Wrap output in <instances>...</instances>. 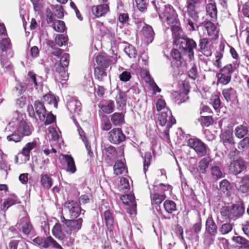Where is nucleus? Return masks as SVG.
<instances>
[{"label":"nucleus","mask_w":249,"mask_h":249,"mask_svg":"<svg viewBox=\"0 0 249 249\" xmlns=\"http://www.w3.org/2000/svg\"><path fill=\"white\" fill-rule=\"evenodd\" d=\"M15 117H17L18 134H14V138L18 140V142L21 141L24 137L30 136L34 130L31 123L27 122L24 119L23 114L18 111L14 113Z\"/></svg>","instance_id":"f257e3e1"},{"label":"nucleus","mask_w":249,"mask_h":249,"mask_svg":"<svg viewBox=\"0 0 249 249\" xmlns=\"http://www.w3.org/2000/svg\"><path fill=\"white\" fill-rule=\"evenodd\" d=\"M47 46L49 47V51L53 55L60 58V63L57 65H56V70L54 73L56 79L58 77H60L59 78L60 79L62 76V63L61 62V56L62 54V51L61 49H59L55 42L52 40L48 39L46 41Z\"/></svg>","instance_id":"f03ea898"},{"label":"nucleus","mask_w":249,"mask_h":249,"mask_svg":"<svg viewBox=\"0 0 249 249\" xmlns=\"http://www.w3.org/2000/svg\"><path fill=\"white\" fill-rule=\"evenodd\" d=\"M175 44L188 53L190 59L194 57V49L196 48V43L193 39L187 37L178 38L175 40Z\"/></svg>","instance_id":"7ed1b4c3"},{"label":"nucleus","mask_w":249,"mask_h":249,"mask_svg":"<svg viewBox=\"0 0 249 249\" xmlns=\"http://www.w3.org/2000/svg\"><path fill=\"white\" fill-rule=\"evenodd\" d=\"M160 19L168 25L173 24L177 22L178 15L174 8L171 5H165L164 9L159 14Z\"/></svg>","instance_id":"20e7f679"},{"label":"nucleus","mask_w":249,"mask_h":249,"mask_svg":"<svg viewBox=\"0 0 249 249\" xmlns=\"http://www.w3.org/2000/svg\"><path fill=\"white\" fill-rule=\"evenodd\" d=\"M34 107L31 106L28 107L29 116L35 118H36V114L40 120H44L45 119L44 115L47 112L44 104L39 101H36L34 103Z\"/></svg>","instance_id":"39448f33"},{"label":"nucleus","mask_w":249,"mask_h":249,"mask_svg":"<svg viewBox=\"0 0 249 249\" xmlns=\"http://www.w3.org/2000/svg\"><path fill=\"white\" fill-rule=\"evenodd\" d=\"M188 145L193 149L199 156H204L207 154V147L206 145L198 139H190L188 141Z\"/></svg>","instance_id":"423d86ee"},{"label":"nucleus","mask_w":249,"mask_h":249,"mask_svg":"<svg viewBox=\"0 0 249 249\" xmlns=\"http://www.w3.org/2000/svg\"><path fill=\"white\" fill-rule=\"evenodd\" d=\"M83 220L82 218L77 220H67L63 216V230L68 234L77 231L81 229Z\"/></svg>","instance_id":"0eeeda50"},{"label":"nucleus","mask_w":249,"mask_h":249,"mask_svg":"<svg viewBox=\"0 0 249 249\" xmlns=\"http://www.w3.org/2000/svg\"><path fill=\"white\" fill-rule=\"evenodd\" d=\"M187 10L184 11L182 10L181 11V15L184 17V19L186 18V21L188 25L190 26L191 30L193 31L196 30L195 27V24L193 21H192L190 18H186V13H187L188 16L191 18L193 21L197 22L199 18L198 13L196 10V7L186 6Z\"/></svg>","instance_id":"6e6552de"},{"label":"nucleus","mask_w":249,"mask_h":249,"mask_svg":"<svg viewBox=\"0 0 249 249\" xmlns=\"http://www.w3.org/2000/svg\"><path fill=\"white\" fill-rule=\"evenodd\" d=\"M35 244L40 247L47 248L50 246L55 249H62V247L52 237H41L37 236L33 240Z\"/></svg>","instance_id":"1a4fd4ad"},{"label":"nucleus","mask_w":249,"mask_h":249,"mask_svg":"<svg viewBox=\"0 0 249 249\" xmlns=\"http://www.w3.org/2000/svg\"><path fill=\"white\" fill-rule=\"evenodd\" d=\"M15 121L14 118L10 122H9L4 129V132L6 134V139L8 142H18V140L14 138L13 135L18 134V123L17 117H15Z\"/></svg>","instance_id":"9d476101"},{"label":"nucleus","mask_w":249,"mask_h":249,"mask_svg":"<svg viewBox=\"0 0 249 249\" xmlns=\"http://www.w3.org/2000/svg\"><path fill=\"white\" fill-rule=\"evenodd\" d=\"M125 138V135L119 128H113L108 133V140L114 144H120L124 142Z\"/></svg>","instance_id":"9b49d317"},{"label":"nucleus","mask_w":249,"mask_h":249,"mask_svg":"<svg viewBox=\"0 0 249 249\" xmlns=\"http://www.w3.org/2000/svg\"><path fill=\"white\" fill-rule=\"evenodd\" d=\"M158 120L161 126H164L167 123V126L170 128L172 125L176 123V120L173 117L171 111L168 108L164 109L159 114Z\"/></svg>","instance_id":"f8f14e48"},{"label":"nucleus","mask_w":249,"mask_h":249,"mask_svg":"<svg viewBox=\"0 0 249 249\" xmlns=\"http://www.w3.org/2000/svg\"><path fill=\"white\" fill-rule=\"evenodd\" d=\"M247 168L246 161L241 158L232 161L229 166V170L231 173L235 175L242 173Z\"/></svg>","instance_id":"ddd939ff"},{"label":"nucleus","mask_w":249,"mask_h":249,"mask_svg":"<svg viewBox=\"0 0 249 249\" xmlns=\"http://www.w3.org/2000/svg\"><path fill=\"white\" fill-rule=\"evenodd\" d=\"M65 207L69 211L71 218H77L81 212V208L78 203L75 201H69L65 203Z\"/></svg>","instance_id":"4468645a"},{"label":"nucleus","mask_w":249,"mask_h":249,"mask_svg":"<svg viewBox=\"0 0 249 249\" xmlns=\"http://www.w3.org/2000/svg\"><path fill=\"white\" fill-rule=\"evenodd\" d=\"M63 160L65 166L64 169L67 172L72 174L76 172L77 169L74 159L71 155L63 154Z\"/></svg>","instance_id":"2eb2a0df"},{"label":"nucleus","mask_w":249,"mask_h":249,"mask_svg":"<svg viewBox=\"0 0 249 249\" xmlns=\"http://www.w3.org/2000/svg\"><path fill=\"white\" fill-rule=\"evenodd\" d=\"M67 107L71 113L79 115L81 109V104L77 99L71 98L67 103Z\"/></svg>","instance_id":"dca6fc26"},{"label":"nucleus","mask_w":249,"mask_h":249,"mask_svg":"<svg viewBox=\"0 0 249 249\" xmlns=\"http://www.w3.org/2000/svg\"><path fill=\"white\" fill-rule=\"evenodd\" d=\"M205 230L211 236H215L217 232V226L211 215H209L206 220Z\"/></svg>","instance_id":"f3484780"},{"label":"nucleus","mask_w":249,"mask_h":249,"mask_svg":"<svg viewBox=\"0 0 249 249\" xmlns=\"http://www.w3.org/2000/svg\"><path fill=\"white\" fill-rule=\"evenodd\" d=\"M18 225L19 228L22 229L23 233L25 235H29L33 231V226L29 218L27 216L22 218Z\"/></svg>","instance_id":"a211bd4d"},{"label":"nucleus","mask_w":249,"mask_h":249,"mask_svg":"<svg viewBox=\"0 0 249 249\" xmlns=\"http://www.w3.org/2000/svg\"><path fill=\"white\" fill-rule=\"evenodd\" d=\"M109 11L108 5L107 3L95 5L91 8L92 14L98 18L105 16Z\"/></svg>","instance_id":"6ab92c4d"},{"label":"nucleus","mask_w":249,"mask_h":249,"mask_svg":"<svg viewBox=\"0 0 249 249\" xmlns=\"http://www.w3.org/2000/svg\"><path fill=\"white\" fill-rule=\"evenodd\" d=\"M38 142L39 139L36 138L32 142H28L23 147L21 153L28 160L30 158L31 151L37 147Z\"/></svg>","instance_id":"aec40b11"},{"label":"nucleus","mask_w":249,"mask_h":249,"mask_svg":"<svg viewBox=\"0 0 249 249\" xmlns=\"http://www.w3.org/2000/svg\"><path fill=\"white\" fill-rule=\"evenodd\" d=\"M96 61L97 67L107 68L111 63L110 57L105 53L100 54L96 57Z\"/></svg>","instance_id":"412c9836"},{"label":"nucleus","mask_w":249,"mask_h":249,"mask_svg":"<svg viewBox=\"0 0 249 249\" xmlns=\"http://www.w3.org/2000/svg\"><path fill=\"white\" fill-rule=\"evenodd\" d=\"M231 208L232 212L231 215L234 220L242 216L245 212V208L242 203L233 204Z\"/></svg>","instance_id":"4be33fe9"},{"label":"nucleus","mask_w":249,"mask_h":249,"mask_svg":"<svg viewBox=\"0 0 249 249\" xmlns=\"http://www.w3.org/2000/svg\"><path fill=\"white\" fill-rule=\"evenodd\" d=\"M188 92H178V91H174L172 93V96L175 98V102L178 105H180L182 103L186 102L189 100Z\"/></svg>","instance_id":"5701e85b"},{"label":"nucleus","mask_w":249,"mask_h":249,"mask_svg":"<svg viewBox=\"0 0 249 249\" xmlns=\"http://www.w3.org/2000/svg\"><path fill=\"white\" fill-rule=\"evenodd\" d=\"M103 154L109 160L114 159L116 157L117 151L115 147L111 145H104L102 149Z\"/></svg>","instance_id":"b1692460"},{"label":"nucleus","mask_w":249,"mask_h":249,"mask_svg":"<svg viewBox=\"0 0 249 249\" xmlns=\"http://www.w3.org/2000/svg\"><path fill=\"white\" fill-rule=\"evenodd\" d=\"M110 119L115 126H121L124 123V115L123 113L115 112L111 115Z\"/></svg>","instance_id":"393cba45"},{"label":"nucleus","mask_w":249,"mask_h":249,"mask_svg":"<svg viewBox=\"0 0 249 249\" xmlns=\"http://www.w3.org/2000/svg\"><path fill=\"white\" fill-rule=\"evenodd\" d=\"M208 35L213 38H216L218 36L219 30L212 22H207L205 24Z\"/></svg>","instance_id":"a878e982"},{"label":"nucleus","mask_w":249,"mask_h":249,"mask_svg":"<svg viewBox=\"0 0 249 249\" xmlns=\"http://www.w3.org/2000/svg\"><path fill=\"white\" fill-rule=\"evenodd\" d=\"M115 100L119 110L123 109L126 105V95L125 92L119 91L115 97Z\"/></svg>","instance_id":"bb28decb"},{"label":"nucleus","mask_w":249,"mask_h":249,"mask_svg":"<svg viewBox=\"0 0 249 249\" xmlns=\"http://www.w3.org/2000/svg\"><path fill=\"white\" fill-rule=\"evenodd\" d=\"M43 100L45 104L53 105V107L56 108L59 99L58 96H56L53 94L49 93L43 96Z\"/></svg>","instance_id":"cd10ccee"},{"label":"nucleus","mask_w":249,"mask_h":249,"mask_svg":"<svg viewBox=\"0 0 249 249\" xmlns=\"http://www.w3.org/2000/svg\"><path fill=\"white\" fill-rule=\"evenodd\" d=\"M172 61L171 62L172 66L179 68L181 67L182 61L180 53L177 49H174L171 52Z\"/></svg>","instance_id":"c85d7f7f"},{"label":"nucleus","mask_w":249,"mask_h":249,"mask_svg":"<svg viewBox=\"0 0 249 249\" xmlns=\"http://www.w3.org/2000/svg\"><path fill=\"white\" fill-rule=\"evenodd\" d=\"M222 94L227 102L235 100L237 97L235 90L232 88L224 89Z\"/></svg>","instance_id":"c756f323"},{"label":"nucleus","mask_w":249,"mask_h":249,"mask_svg":"<svg viewBox=\"0 0 249 249\" xmlns=\"http://www.w3.org/2000/svg\"><path fill=\"white\" fill-rule=\"evenodd\" d=\"M221 139L223 144H234L235 143L232 133L229 130L225 131L220 136Z\"/></svg>","instance_id":"7c9ffc66"},{"label":"nucleus","mask_w":249,"mask_h":249,"mask_svg":"<svg viewBox=\"0 0 249 249\" xmlns=\"http://www.w3.org/2000/svg\"><path fill=\"white\" fill-rule=\"evenodd\" d=\"M142 32L143 36L147 38V42H151L153 41L155 33L151 26L145 24L142 27Z\"/></svg>","instance_id":"2f4dec72"},{"label":"nucleus","mask_w":249,"mask_h":249,"mask_svg":"<svg viewBox=\"0 0 249 249\" xmlns=\"http://www.w3.org/2000/svg\"><path fill=\"white\" fill-rule=\"evenodd\" d=\"M98 107L105 113L110 114L113 112L115 108V105L113 101L108 100L107 104H99Z\"/></svg>","instance_id":"473e14b6"},{"label":"nucleus","mask_w":249,"mask_h":249,"mask_svg":"<svg viewBox=\"0 0 249 249\" xmlns=\"http://www.w3.org/2000/svg\"><path fill=\"white\" fill-rule=\"evenodd\" d=\"M104 219L108 230L111 231L113 229L114 219L111 213L108 211L104 212Z\"/></svg>","instance_id":"72a5a7b5"},{"label":"nucleus","mask_w":249,"mask_h":249,"mask_svg":"<svg viewBox=\"0 0 249 249\" xmlns=\"http://www.w3.org/2000/svg\"><path fill=\"white\" fill-rule=\"evenodd\" d=\"M211 161L212 160L210 157H205L199 161L198 168L201 173L205 174L206 173L207 169Z\"/></svg>","instance_id":"f704fd0d"},{"label":"nucleus","mask_w":249,"mask_h":249,"mask_svg":"<svg viewBox=\"0 0 249 249\" xmlns=\"http://www.w3.org/2000/svg\"><path fill=\"white\" fill-rule=\"evenodd\" d=\"M48 131V136L51 137L52 140L55 141L58 140L61 131L57 126L49 127Z\"/></svg>","instance_id":"c9c22d12"},{"label":"nucleus","mask_w":249,"mask_h":249,"mask_svg":"<svg viewBox=\"0 0 249 249\" xmlns=\"http://www.w3.org/2000/svg\"><path fill=\"white\" fill-rule=\"evenodd\" d=\"M120 199L124 204L128 206H134V204L136 203L135 196L131 194L123 195L120 197ZM134 206H133V210H134Z\"/></svg>","instance_id":"e433bc0d"},{"label":"nucleus","mask_w":249,"mask_h":249,"mask_svg":"<svg viewBox=\"0 0 249 249\" xmlns=\"http://www.w3.org/2000/svg\"><path fill=\"white\" fill-rule=\"evenodd\" d=\"M234 132L236 137L241 139L248 134L249 130L246 126L240 125L235 128Z\"/></svg>","instance_id":"4c0bfd02"},{"label":"nucleus","mask_w":249,"mask_h":249,"mask_svg":"<svg viewBox=\"0 0 249 249\" xmlns=\"http://www.w3.org/2000/svg\"><path fill=\"white\" fill-rule=\"evenodd\" d=\"M70 55L67 53H63V81H67L69 79V73L64 70L68 68L69 65Z\"/></svg>","instance_id":"58836bf2"},{"label":"nucleus","mask_w":249,"mask_h":249,"mask_svg":"<svg viewBox=\"0 0 249 249\" xmlns=\"http://www.w3.org/2000/svg\"><path fill=\"white\" fill-rule=\"evenodd\" d=\"M220 214L223 220L232 219L231 206H224L220 209Z\"/></svg>","instance_id":"ea45409f"},{"label":"nucleus","mask_w":249,"mask_h":249,"mask_svg":"<svg viewBox=\"0 0 249 249\" xmlns=\"http://www.w3.org/2000/svg\"><path fill=\"white\" fill-rule=\"evenodd\" d=\"M206 11L207 14L213 18H215L217 16V9L215 3H210L206 5Z\"/></svg>","instance_id":"a19ab883"},{"label":"nucleus","mask_w":249,"mask_h":249,"mask_svg":"<svg viewBox=\"0 0 249 249\" xmlns=\"http://www.w3.org/2000/svg\"><path fill=\"white\" fill-rule=\"evenodd\" d=\"M163 206L165 210L169 213L176 211V204L172 200H167L164 202Z\"/></svg>","instance_id":"79ce46f5"},{"label":"nucleus","mask_w":249,"mask_h":249,"mask_svg":"<svg viewBox=\"0 0 249 249\" xmlns=\"http://www.w3.org/2000/svg\"><path fill=\"white\" fill-rule=\"evenodd\" d=\"M216 77L217 78L218 82L223 85L228 84L231 80V75L230 74H225V73H217Z\"/></svg>","instance_id":"37998d69"},{"label":"nucleus","mask_w":249,"mask_h":249,"mask_svg":"<svg viewBox=\"0 0 249 249\" xmlns=\"http://www.w3.org/2000/svg\"><path fill=\"white\" fill-rule=\"evenodd\" d=\"M53 234L54 236L58 239H62V229L61 225L59 223H56L53 226L52 230Z\"/></svg>","instance_id":"c03bdc74"},{"label":"nucleus","mask_w":249,"mask_h":249,"mask_svg":"<svg viewBox=\"0 0 249 249\" xmlns=\"http://www.w3.org/2000/svg\"><path fill=\"white\" fill-rule=\"evenodd\" d=\"M232 240L245 248H249V241L242 236H234L232 238Z\"/></svg>","instance_id":"a18cd8bd"},{"label":"nucleus","mask_w":249,"mask_h":249,"mask_svg":"<svg viewBox=\"0 0 249 249\" xmlns=\"http://www.w3.org/2000/svg\"><path fill=\"white\" fill-rule=\"evenodd\" d=\"M114 173L116 175L122 174L125 171V167L124 163L120 161H117L113 167Z\"/></svg>","instance_id":"49530a36"},{"label":"nucleus","mask_w":249,"mask_h":249,"mask_svg":"<svg viewBox=\"0 0 249 249\" xmlns=\"http://www.w3.org/2000/svg\"><path fill=\"white\" fill-rule=\"evenodd\" d=\"M41 183L43 187L46 189L50 188L52 186V180L47 175H44L41 178Z\"/></svg>","instance_id":"de8ad7c7"},{"label":"nucleus","mask_w":249,"mask_h":249,"mask_svg":"<svg viewBox=\"0 0 249 249\" xmlns=\"http://www.w3.org/2000/svg\"><path fill=\"white\" fill-rule=\"evenodd\" d=\"M12 47V44L9 38H5L1 39L0 43V49L3 52H7L10 50Z\"/></svg>","instance_id":"09e8293b"},{"label":"nucleus","mask_w":249,"mask_h":249,"mask_svg":"<svg viewBox=\"0 0 249 249\" xmlns=\"http://www.w3.org/2000/svg\"><path fill=\"white\" fill-rule=\"evenodd\" d=\"M125 53L130 58H135L137 55V51L135 47L130 44H128L124 49Z\"/></svg>","instance_id":"8fccbe9b"},{"label":"nucleus","mask_w":249,"mask_h":249,"mask_svg":"<svg viewBox=\"0 0 249 249\" xmlns=\"http://www.w3.org/2000/svg\"><path fill=\"white\" fill-rule=\"evenodd\" d=\"M233 228V224L231 223H226L222 224L219 229L221 234L224 235L229 233Z\"/></svg>","instance_id":"3c124183"},{"label":"nucleus","mask_w":249,"mask_h":249,"mask_svg":"<svg viewBox=\"0 0 249 249\" xmlns=\"http://www.w3.org/2000/svg\"><path fill=\"white\" fill-rule=\"evenodd\" d=\"M151 198L152 203L160 204L166 198V196L165 195H160L158 193H155L151 195Z\"/></svg>","instance_id":"603ef678"},{"label":"nucleus","mask_w":249,"mask_h":249,"mask_svg":"<svg viewBox=\"0 0 249 249\" xmlns=\"http://www.w3.org/2000/svg\"><path fill=\"white\" fill-rule=\"evenodd\" d=\"M106 68L96 67L94 69V75L95 77L98 80L101 81L104 76H106L107 74L105 72Z\"/></svg>","instance_id":"864d4df0"},{"label":"nucleus","mask_w":249,"mask_h":249,"mask_svg":"<svg viewBox=\"0 0 249 249\" xmlns=\"http://www.w3.org/2000/svg\"><path fill=\"white\" fill-rule=\"evenodd\" d=\"M209 43L210 41L208 38H204L200 39L199 41V46L201 50L203 52L208 51ZM211 55V53L208 52L207 55Z\"/></svg>","instance_id":"5fc2aeb1"},{"label":"nucleus","mask_w":249,"mask_h":249,"mask_svg":"<svg viewBox=\"0 0 249 249\" xmlns=\"http://www.w3.org/2000/svg\"><path fill=\"white\" fill-rule=\"evenodd\" d=\"M0 64L5 71L11 72L13 69V66L11 62L6 58H1Z\"/></svg>","instance_id":"6e6d98bb"},{"label":"nucleus","mask_w":249,"mask_h":249,"mask_svg":"<svg viewBox=\"0 0 249 249\" xmlns=\"http://www.w3.org/2000/svg\"><path fill=\"white\" fill-rule=\"evenodd\" d=\"M17 202V200L15 198L8 197L4 200L2 205H1V209L2 210H6L10 206L15 204Z\"/></svg>","instance_id":"4d7b16f0"},{"label":"nucleus","mask_w":249,"mask_h":249,"mask_svg":"<svg viewBox=\"0 0 249 249\" xmlns=\"http://www.w3.org/2000/svg\"><path fill=\"white\" fill-rule=\"evenodd\" d=\"M45 119L44 120H40L41 122H44V124L45 125L50 124L53 123L56 118L55 116L53 115L52 112L46 113L45 115H44Z\"/></svg>","instance_id":"13d9d810"},{"label":"nucleus","mask_w":249,"mask_h":249,"mask_svg":"<svg viewBox=\"0 0 249 249\" xmlns=\"http://www.w3.org/2000/svg\"><path fill=\"white\" fill-rule=\"evenodd\" d=\"M210 103L215 110L218 109L221 105V101L219 96L217 95H213L210 99Z\"/></svg>","instance_id":"bf43d9fd"},{"label":"nucleus","mask_w":249,"mask_h":249,"mask_svg":"<svg viewBox=\"0 0 249 249\" xmlns=\"http://www.w3.org/2000/svg\"><path fill=\"white\" fill-rule=\"evenodd\" d=\"M220 190L224 193L228 194L231 188L230 182L226 179L222 180L220 182Z\"/></svg>","instance_id":"052dcab7"},{"label":"nucleus","mask_w":249,"mask_h":249,"mask_svg":"<svg viewBox=\"0 0 249 249\" xmlns=\"http://www.w3.org/2000/svg\"><path fill=\"white\" fill-rule=\"evenodd\" d=\"M242 185L241 190L243 192L249 191V174L244 176L242 180Z\"/></svg>","instance_id":"680f3d73"},{"label":"nucleus","mask_w":249,"mask_h":249,"mask_svg":"<svg viewBox=\"0 0 249 249\" xmlns=\"http://www.w3.org/2000/svg\"><path fill=\"white\" fill-rule=\"evenodd\" d=\"M199 121L203 126L207 127L213 123V118L209 116H201L199 119Z\"/></svg>","instance_id":"e2e57ef3"},{"label":"nucleus","mask_w":249,"mask_h":249,"mask_svg":"<svg viewBox=\"0 0 249 249\" xmlns=\"http://www.w3.org/2000/svg\"><path fill=\"white\" fill-rule=\"evenodd\" d=\"M211 172L213 176L215 178H220L223 177V173L220 168L217 166L212 167Z\"/></svg>","instance_id":"0e129e2a"},{"label":"nucleus","mask_w":249,"mask_h":249,"mask_svg":"<svg viewBox=\"0 0 249 249\" xmlns=\"http://www.w3.org/2000/svg\"><path fill=\"white\" fill-rule=\"evenodd\" d=\"M249 147V138L245 137L238 144V148L239 150H244L248 149Z\"/></svg>","instance_id":"69168bd1"},{"label":"nucleus","mask_w":249,"mask_h":249,"mask_svg":"<svg viewBox=\"0 0 249 249\" xmlns=\"http://www.w3.org/2000/svg\"><path fill=\"white\" fill-rule=\"evenodd\" d=\"M120 188L124 192H128L130 189L128 179L126 178H122L120 180Z\"/></svg>","instance_id":"338daca9"},{"label":"nucleus","mask_w":249,"mask_h":249,"mask_svg":"<svg viewBox=\"0 0 249 249\" xmlns=\"http://www.w3.org/2000/svg\"><path fill=\"white\" fill-rule=\"evenodd\" d=\"M135 2L139 10L144 12L146 10L147 0H135Z\"/></svg>","instance_id":"774afa93"}]
</instances>
